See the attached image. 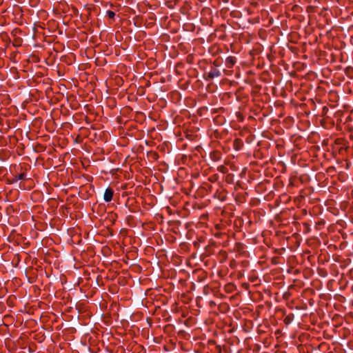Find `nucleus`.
<instances>
[{"label": "nucleus", "mask_w": 353, "mask_h": 353, "mask_svg": "<svg viewBox=\"0 0 353 353\" xmlns=\"http://www.w3.org/2000/svg\"><path fill=\"white\" fill-rule=\"evenodd\" d=\"M230 61L232 64H234V61L232 60V59H230Z\"/></svg>", "instance_id": "4"}, {"label": "nucleus", "mask_w": 353, "mask_h": 353, "mask_svg": "<svg viewBox=\"0 0 353 353\" xmlns=\"http://www.w3.org/2000/svg\"><path fill=\"white\" fill-rule=\"evenodd\" d=\"M107 14L110 19H112L115 16L114 12L110 10L107 12Z\"/></svg>", "instance_id": "2"}, {"label": "nucleus", "mask_w": 353, "mask_h": 353, "mask_svg": "<svg viewBox=\"0 0 353 353\" xmlns=\"http://www.w3.org/2000/svg\"><path fill=\"white\" fill-rule=\"evenodd\" d=\"M114 191L111 188H107L105 190L104 195H103V199L106 202H110L112 199Z\"/></svg>", "instance_id": "1"}, {"label": "nucleus", "mask_w": 353, "mask_h": 353, "mask_svg": "<svg viewBox=\"0 0 353 353\" xmlns=\"http://www.w3.org/2000/svg\"><path fill=\"white\" fill-rule=\"evenodd\" d=\"M24 176H25V175H24V174H19V179H23L24 178Z\"/></svg>", "instance_id": "3"}]
</instances>
